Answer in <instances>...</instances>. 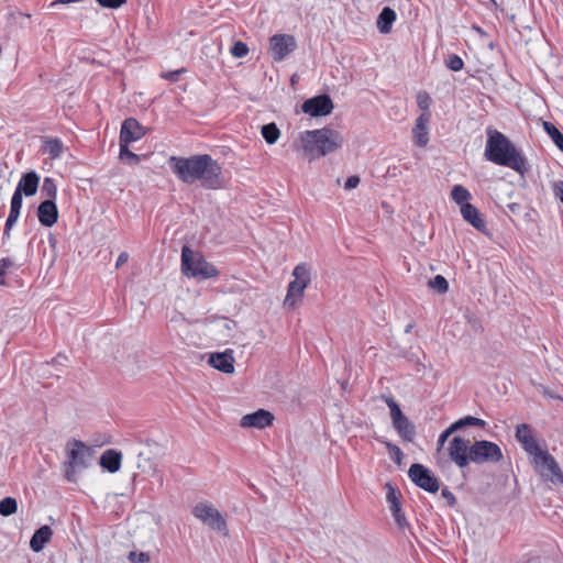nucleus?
<instances>
[{
	"label": "nucleus",
	"instance_id": "f257e3e1",
	"mask_svg": "<svg viewBox=\"0 0 563 563\" xmlns=\"http://www.w3.org/2000/svg\"><path fill=\"white\" fill-rule=\"evenodd\" d=\"M168 163L173 173L185 184L200 181L207 189L222 187L221 167L208 154L190 157L170 156Z\"/></svg>",
	"mask_w": 563,
	"mask_h": 563
},
{
	"label": "nucleus",
	"instance_id": "f03ea898",
	"mask_svg": "<svg viewBox=\"0 0 563 563\" xmlns=\"http://www.w3.org/2000/svg\"><path fill=\"white\" fill-rule=\"evenodd\" d=\"M484 155L487 161L511 168L521 175L527 170V161L523 154L505 134L497 130L487 131Z\"/></svg>",
	"mask_w": 563,
	"mask_h": 563
},
{
	"label": "nucleus",
	"instance_id": "7ed1b4c3",
	"mask_svg": "<svg viewBox=\"0 0 563 563\" xmlns=\"http://www.w3.org/2000/svg\"><path fill=\"white\" fill-rule=\"evenodd\" d=\"M299 140L302 152L310 159L333 153L343 145L341 133L330 128L305 131Z\"/></svg>",
	"mask_w": 563,
	"mask_h": 563
},
{
	"label": "nucleus",
	"instance_id": "20e7f679",
	"mask_svg": "<svg viewBox=\"0 0 563 563\" xmlns=\"http://www.w3.org/2000/svg\"><path fill=\"white\" fill-rule=\"evenodd\" d=\"M181 272L185 276L200 280L218 276L219 271L198 252L188 245L181 249Z\"/></svg>",
	"mask_w": 563,
	"mask_h": 563
},
{
	"label": "nucleus",
	"instance_id": "39448f33",
	"mask_svg": "<svg viewBox=\"0 0 563 563\" xmlns=\"http://www.w3.org/2000/svg\"><path fill=\"white\" fill-rule=\"evenodd\" d=\"M91 459V450L81 441L75 440L67 450L65 465V477L68 482H76L77 475L88 467Z\"/></svg>",
	"mask_w": 563,
	"mask_h": 563
},
{
	"label": "nucleus",
	"instance_id": "423d86ee",
	"mask_svg": "<svg viewBox=\"0 0 563 563\" xmlns=\"http://www.w3.org/2000/svg\"><path fill=\"white\" fill-rule=\"evenodd\" d=\"M390 411L393 427L402 441L412 442L416 437L415 424L402 413L399 405L391 396L383 397Z\"/></svg>",
	"mask_w": 563,
	"mask_h": 563
},
{
	"label": "nucleus",
	"instance_id": "0eeeda50",
	"mask_svg": "<svg viewBox=\"0 0 563 563\" xmlns=\"http://www.w3.org/2000/svg\"><path fill=\"white\" fill-rule=\"evenodd\" d=\"M192 515L210 529L222 534L228 533L227 521L221 512L208 501H199L192 508Z\"/></svg>",
	"mask_w": 563,
	"mask_h": 563
},
{
	"label": "nucleus",
	"instance_id": "6e6552de",
	"mask_svg": "<svg viewBox=\"0 0 563 563\" xmlns=\"http://www.w3.org/2000/svg\"><path fill=\"white\" fill-rule=\"evenodd\" d=\"M471 463H498L504 455L499 445L487 440H478L471 444Z\"/></svg>",
	"mask_w": 563,
	"mask_h": 563
},
{
	"label": "nucleus",
	"instance_id": "1a4fd4ad",
	"mask_svg": "<svg viewBox=\"0 0 563 563\" xmlns=\"http://www.w3.org/2000/svg\"><path fill=\"white\" fill-rule=\"evenodd\" d=\"M531 462L543 478L554 485H563V472L555 459L547 451L539 452Z\"/></svg>",
	"mask_w": 563,
	"mask_h": 563
},
{
	"label": "nucleus",
	"instance_id": "9d476101",
	"mask_svg": "<svg viewBox=\"0 0 563 563\" xmlns=\"http://www.w3.org/2000/svg\"><path fill=\"white\" fill-rule=\"evenodd\" d=\"M408 476L417 486L429 493H437L440 488L439 479L422 464H412Z\"/></svg>",
	"mask_w": 563,
	"mask_h": 563
},
{
	"label": "nucleus",
	"instance_id": "9b49d317",
	"mask_svg": "<svg viewBox=\"0 0 563 563\" xmlns=\"http://www.w3.org/2000/svg\"><path fill=\"white\" fill-rule=\"evenodd\" d=\"M449 456L460 468H465L471 463V444L468 440L454 437L449 443Z\"/></svg>",
	"mask_w": 563,
	"mask_h": 563
},
{
	"label": "nucleus",
	"instance_id": "f8f14e48",
	"mask_svg": "<svg viewBox=\"0 0 563 563\" xmlns=\"http://www.w3.org/2000/svg\"><path fill=\"white\" fill-rule=\"evenodd\" d=\"M296 47V40L289 34H275L269 40L272 56L276 62L285 59Z\"/></svg>",
	"mask_w": 563,
	"mask_h": 563
},
{
	"label": "nucleus",
	"instance_id": "ddd939ff",
	"mask_svg": "<svg viewBox=\"0 0 563 563\" xmlns=\"http://www.w3.org/2000/svg\"><path fill=\"white\" fill-rule=\"evenodd\" d=\"M333 110V102L328 95H321L306 100L302 111L311 117L328 115Z\"/></svg>",
	"mask_w": 563,
	"mask_h": 563
},
{
	"label": "nucleus",
	"instance_id": "4468645a",
	"mask_svg": "<svg viewBox=\"0 0 563 563\" xmlns=\"http://www.w3.org/2000/svg\"><path fill=\"white\" fill-rule=\"evenodd\" d=\"M516 439L521 444L522 449L533 459L542 450L533 435L531 427L527 423L517 426Z\"/></svg>",
	"mask_w": 563,
	"mask_h": 563
},
{
	"label": "nucleus",
	"instance_id": "2eb2a0df",
	"mask_svg": "<svg viewBox=\"0 0 563 563\" xmlns=\"http://www.w3.org/2000/svg\"><path fill=\"white\" fill-rule=\"evenodd\" d=\"M273 413L264 409H258L253 413L243 416L240 424L243 428L264 429L266 427H269L273 423Z\"/></svg>",
	"mask_w": 563,
	"mask_h": 563
},
{
	"label": "nucleus",
	"instance_id": "dca6fc26",
	"mask_svg": "<svg viewBox=\"0 0 563 563\" xmlns=\"http://www.w3.org/2000/svg\"><path fill=\"white\" fill-rule=\"evenodd\" d=\"M143 135L144 130L137 120L134 118H128L121 125L119 143L130 144L141 140Z\"/></svg>",
	"mask_w": 563,
	"mask_h": 563
},
{
	"label": "nucleus",
	"instance_id": "f3484780",
	"mask_svg": "<svg viewBox=\"0 0 563 563\" xmlns=\"http://www.w3.org/2000/svg\"><path fill=\"white\" fill-rule=\"evenodd\" d=\"M209 365L225 374L234 372V357L233 351L227 350L222 353H212L209 356Z\"/></svg>",
	"mask_w": 563,
	"mask_h": 563
},
{
	"label": "nucleus",
	"instance_id": "a211bd4d",
	"mask_svg": "<svg viewBox=\"0 0 563 563\" xmlns=\"http://www.w3.org/2000/svg\"><path fill=\"white\" fill-rule=\"evenodd\" d=\"M37 218L42 225L51 228L58 219V209L55 201L44 200L37 208Z\"/></svg>",
	"mask_w": 563,
	"mask_h": 563
},
{
	"label": "nucleus",
	"instance_id": "6ab92c4d",
	"mask_svg": "<svg viewBox=\"0 0 563 563\" xmlns=\"http://www.w3.org/2000/svg\"><path fill=\"white\" fill-rule=\"evenodd\" d=\"M430 120L427 114H420L416 119L415 126L412 129V137L415 145L418 147H424L429 142V124Z\"/></svg>",
	"mask_w": 563,
	"mask_h": 563
},
{
	"label": "nucleus",
	"instance_id": "aec40b11",
	"mask_svg": "<svg viewBox=\"0 0 563 563\" xmlns=\"http://www.w3.org/2000/svg\"><path fill=\"white\" fill-rule=\"evenodd\" d=\"M461 214L465 221L472 224L476 230L486 233V222L479 210L473 205H464L461 208Z\"/></svg>",
	"mask_w": 563,
	"mask_h": 563
},
{
	"label": "nucleus",
	"instance_id": "412c9836",
	"mask_svg": "<svg viewBox=\"0 0 563 563\" xmlns=\"http://www.w3.org/2000/svg\"><path fill=\"white\" fill-rule=\"evenodd\" d=\"M40 177L35 172L23 174L15 189L26 197L34 196L37 191Z\"/></svg>",
	"mask_w": 563,
	"mask_h": 563
},
{
	"label": "nucleus",
	"instance_id": "4be33fe9",
	"mask_svg": "<svg viewBox=\"0 0 563 563\" xmlns=\"http://www.w3.org/2000/svg\"><path fill=\"white\" fill-rule=\"evenodd\" d=\"M122 454L114 450L108 449L100 456V465L110 473H117L121 467Z\"/></svg>",
	"mask_w": 563,
	"mask_h": 563
},
{
	"label": "nucleus",
	"instance_id": "5701e85b",
	"mask_svg": "<svg viewBox=\"0 0 563 563\" xmlns=\"http://www.w3.org/2000/svg\"><path fill=\"white\" fill-rule=\"evenodd\" d=\"M291 275L294 277L291 283L297 285V286H299V287H301V288H303L306 290V288L308 287V285L311 282V268H310V266L307 263H299L292 269V274Z\"/></svg>",
	"mask_w": 563,
	"mask_h": 563
},
{
	"label": "nucleus",
	"instance_id": "b1692460",
	"mask_svg": "<svg viewBox=\"0 0 563 563\" xmlns=\"http://www.w3.org/2000/svg\"><path fill=\"white\" fill-rule=\"evenodd\" d=\"M53 534L52 529L48 526H42L37 529L30 541V547L34 552L43 550L45 544L51 540Z\"/></svg>",
	"mask_w": 563,
	"mask_h": 563
},
{
	"label": "nucleus",
	"instance_id": "393cba45",
	"mask_svg": "<svg viewBox=\"0 0 563 563\" xmlns=\"http://www.w3.org/2000/svg\"><path fill=\"white\" fill-rule=\"evenodd\" d=\"M42 151L47 154L51 159L59 158L64 153V144L57 137H44Z\"/></svg>",
	"mask_w": 563,
	"mask_h": 563
},
{
	"label": "nucleus",
	"instance_id": "a878e982",
	"mask_svg": "<svg viewBox=\"0 0 563 563\" xmlns=\"http://www.w3.org/2000/svg\"><path fill=\"white\" fill-rule=\"evenodd\" d=\"M303 294V288L290 282L287 288V295L284 300V307L287 309L295 308L302 301Z\"/></svg>",
	"mask_w": 563,
	"mask_h": 563
},
{
	"label": "nucleus",
	"instance_id": "bb28decb",
	"mask_svg": "<svg viewBox=\"0 0 563 563\" xmlns=\"http://www.w3.org/2000/svg\"><path fill=\"white\" fill-rule=\"evenodd\" d=\"M396 20V12L389 7H385L378 15L377 29L380 33L387 34L390 32L393 23Z\"/></svg>",
	"mask_w": 563,
	"mask_h": 563
},
{
	"label": "nucleus",
	"instance_id": "cd10ccee",
	"mask_svg": "<svg viewBox=\"0 0 563 563\" xmlns=\"http://www.w3.org/2000/svg\"><path fill=\"white\" fill-rule=\"evenodd\" d=\"M142 453L139 454V462H137V468L142 470V472H147L150 475L155 476L159 486H163L164 484V476L161 470L158 468L157 464L152 462L150 459H144V462L148 464V468H146V465H143L141 463Z\"/></svg>",
	"mask_w": 563,
	"mask_h": 563
},
{
	"label": "nucleus",
	"instance_id": "c85d7f7f",
	"mask_svg": "<svg viewBox=\"0 0 563 563\" xmlns=\"http://www.w3.org/2000/svg\"><path fill=\"white\" fill-rule=\"evenodd\" d=\"M452 200L459 205L461 208L464 205H470L468 200L472 198L471 192L462 185L453 186L451 190Z\"/></svg>",
	"mask_w": 563,
	"mask_h": 563
},
{
	"label": "nucleus",
	"instance_id": "c756f323",
	"mask_svg": "<svg viewBox=\"0 0 563 563\" xmlns=\"http://www.w3.org/2000/svg\"><path fill=\"white\" fill-rule=\"evenodd\" d=\"M41 194L45 200L55 201L57 197V186L53 178L45 177L42 184Z\"/></svg>",
	"mask_w": 563,
	"mask_h": 563
},
{
	"label": "nucleus",
	"instance_id": "7c9ffc66",
	"mask_svg": "<svg viewBox=\"0 0 563 563\" xmlns=\"http://www.w3.org/2000/svg\"><path fill=\"white\" fill-rule=\"evenodd\" d=\"M542 125L553 143L563 152V134L551 122L543 121Z\"/></svg>",
	"mask_w": 563,
	"mask_h": 563
},
{
	"label": "nucleus",
	"instance_id": "2f4dec72",
	"mask_svg": "<svg viewBox=\"0 0 563 563\" xmlns=\"http://www.w3.org/2000/svg\"><path fill=\"white\" fill-rule=\"evenodd\" d=\"M261 132H262V136L264 137L266 143L269 145L275 144L280 135L279 129L277 128V125L275 123L264 124L262 126Z\"/></svg>",
	"mask_w": 563,
	"mask_h": 563
},
{
	"label": "nucleus",
	"instance_id": "473e14b6",
	"mask_svg": "<svg viewBox=\"0 0 563 563\" xmlns=\"http://www.w3.org/2000/svg\"><path fill=\"white\" fill-rule=\"evenodd\" d=\"M417 104H418L419 109L422 111L421 114H427L428 119H431L430 107L432 104V99L427 91L420 90L417 93Z\"/></svg>",
	"mask_w": 563,
	"mask_h": 563
},
{
	"label": "nucleus",
	"instance_id": "72a5a7b5",
	"mask_svg": "<svg viewBox=\"0 0 563 563\" xmlns=\"http://www.w3.org/2000/svg\"><path fill=\"white\" fill-rule=\"evenodd\" d=\"M454 428L456 430L463 429L465 427H481L484 428L486 426V422L479 418H475L472 416H466L464 418L459 419L454 423Z\"/></svg>",
	"mask_w": 563,
	"mask_h": 563
},
{
	"label": "nucleus",
	"instance_id": "f704fd0d",
	"mask_svg": "<svg viewBox=\"0 0 563 563\" xmlns=\"http://www.w3.org/2000/svg\"><path fill=\"white\" fill-rule=\"evenodd\" d=\"M18 510V501L13 497H5L0 500V514L3 517H9Z\"/></svg>",
	"mask_w": 563,
	"mask_h": 563
},
{
	"label": "nucleus",
	"instance_id": "c9c22d12",
	"mask_svg": "<svg viewBox=\"0 0 563 563\" xmlns=\"http://www.w3.org/2000/svg\"><path fill=\"white\" fill-rule=\"evenodd\" d=\"M385 489H386V500L389 504L390 510L397 511V508L400 507V501L398 499L396 488L390 483H387L385 485Z\"/></svg>",
	"mask_w": 563,
	"mask_h": 563
},
{
	"label": "nucleus",
	"instance_id": "e433bc0d",
	"mask_svg": "<svg viewBox=\"0 0 563 563\" xmlns=\"http://www.w3.org/2000/svg\"><path fill=\"white\" fill-rule=\"evenodd\" d=\"M120 144V152L119 156L122 161H128L129 163L137 164L141 161L140 155L131 152L129 150V144L125 143H119Z\"/></svg>",
	"mask_w": 563,
	"mask_h": 563
},
{
	"label": "nucleus",
	"instance_id": "4c0bfd02",
	"mask_svg": "<svg viewBox=\"0 0 563 563\" xmlns=\"http://www.w3.org/2000/svg\"><path fill=\"white\" fill-rule=\"evenodd\" d=\"M385 444L390 459L398 465L401 464L404 453L400 448L389 441H382Z\"/></svg>",
	"mask_w": 563,
	"mask_h": 563
},
{
	"label": "nucleus",
	"instance_id": "58836bf2",
	"mask_svg": "<svg viewBox=\"0 0 563 563\" xmlns=\"http://www.w3.org/2000/svg\"><path fill=\"white\" fill-rule=\"evenodd\" d=\"M430 288L439 294H444L449 289V283L442 275H437L429 282Z\"/></svg>",
	"mask_w": 563,
	"mask_h": 563
},
{
	"label": "nucleus",
	"instance_id": "ea45409f",
	"mask_svg": "<svg viewBox=\"0 0 563 563\" xmlns=\"http://www.w3.org/2000/svg\"><path fill=\"white\" fill-rule=\"evenodd\" d=\"M19 217H20V212L10 210L8 219H7L5 224H4L3 240L10 239L11 229L15 224V222L18 221Z\"/></svg>",
	"mask_w": 563,
	"mask_h": 563
},
{
	"label": "nucleus",
	"instance_id": "a19ab883",
	"mask_svg": "<svg viewBox=\"0 0 563 563\" xmlns=\"http://www.w3.org/2000/svg\"><path fill=\"white\" fill-rule=\"evenodd\" d=\"M445 65L449 69H451L453 71H459L463 68L464 62L459 55L451 54V55H449V57L445 62Z\"/></svg>",
	"mask_w": 563,
	"mask_h": 563
},
{
	"label": "nucleus",
	"instance_id": "79ce46f5",
	"mask_svg": "<svg viewBox=\"0 0 563 563\" xmlns=\"http://www.w3.org/2000/svg\"><path fill=\"white\" fill-rule=\"evenodd\" d=\"M128 560L131 562V563H150L151 561V555L148 552H136V551H131L129 554H128Z\"/></svg>",
	"mask_w": 563,
	"mask_h": 563
},
{
	"label": "nucleus",
	"instance_id": "37998d69",
	"mask_svg": "<svg viewBox=\"0 0 563 563\" xmlns=\"http://www.w3.org/2000/svg\"><path fill=\"white\" fill-rule=\"evenodd\" d=\"M247 53H249L247 45L241 41H236L231 48V54L236 58H242V57L246 56Z\"/></svg>",
	"mask_w": 563,
	"mask_h": 563
},
{
	"label": "nucleus",
	"instance_id": "c03bdc74",
	"mask_svg": "<svg viewBox=\"0 0 563 563\" xmlns=\"http://www.w3.org/2000/svg\"><path fill=\"white\" fill-rule=\"evenodd\" d=\"M22 202L23 194L20 192V189H15L11 198L10 210L21 212Z\"/></svg>",
	"mask_w": 563,
	"mask_h": 563
},
{
	"label": "nucleus",
	"instance_id": "a18cd8bd",
	"mask_svg": "<svg viewBox=\"0 0 563 563\" xmlns=\"http://www.w3.org/2000/svg\"><path fill=\"white\" fill-rule=\"evenodd\" d=\"M13 266V262L10 258H2L0 261V285L4 284V276L7 269Z\"/></svg>",
	"mask_w": 563,
	"mask_h": 563
},
{
	"label": "nucleus",
	"instance_id": "49530a36",
	"mask_svg": "<svg viewBox=\"0 0 563 563\" xmlns=\"http://www.w3.org/2000/svg\"><path fill=\"white\" fill-rule=\"evenodd\" d=\"M97 2L103 8L117 9L124 4L126 0H97Z\"/></svg>",
	"mask_w": 563,
	"mask_h": 563
},
{
	"label": "nucleus",
	"instance_id": "de8ad7c7",
	"mask_svg": "<svg viewBox=\"0 0 563 563\" xmlns=\"http://www.w3.org/2000/svg\"><path fill=\"white\" fill-rule=\"evenodd\" d=\"M455 431H457L455 428H454V424L452 423L448 429H445L440 435H439V439H438V444L439 446H443V444L445 443V441L448 440V438L454 433Z\"/></svg>",
	"mask_w": 563,
	"mask_h": 563
},
{
	"label": "nucleus",
	"instance_id": "09e8293b",
	"mask_svg": "<svg viewBox=\"0 0 563 563\" xmlns=\"http://www.w3.org/2000/svg\"><path fill=\"white\" fill-rule=\"evenodd\" d=\"M553 194L556 199H559L563 203V181L558 180L552 185Z\"/></svg>",
	"mask_w": 563,
	"mask_h": 563
},
{
	"label": "nucleus",
	"instance_id": "8fccbe9b",
	"mask_svg": "<svg viewBox=\"0 0 563 563\" xmlns=\"http://www.w3.org/2000/svg\"><path fill=\"white\" fill-rule=\"evenodd\" d=\"M183 73H185V69L181 68V69L164 73L162 75V77L165 78L166 80L175 82V81H177L179 79V76Z\"/></svg>",
	"mask_w": 563,
	"mask_h": 563
},
{
	"label": "nucleus",
	"instance_id": "3c124183",
	"mask_svg": "<svg viewBox=\"0 0 563 563\" xmlns=\"http://www.w3.org/2000/svg\"><path fill=\"white\" fill-rule=\"evenodd\" d=\"M360 184V177L358 176H350L346 180H345V184H344V188L346 190H351V189H354L358 186Z\"/></svg>",
	"mask_w": 563,
	"mask_h": 563
},
{
	"label": "nucleus",
	"instance_id": "603ef678",
	"mask_svg": "<svg viewBox=\"0 0 563 563\" xmlns=\"http://www.w3.org/2000/svg\"><path fill=\"white\" fill-rule=\"evenodd\" d=\"M66 363H67V356L63 355V354H58L51 362V364L56 367H64V366H66Z\"/></svg>",
	"mask_w": 563,
	"mask_h": 563
},
{
	"label": "nucleus",
	"instance_id": "864d4df0",
	"mask_svg": "<svg viewBox=\"0 0 563 563\" xmlns=\"http://www.w3.org/2000/svg\"><path fill=\"white\" fill-rule=\"evenodd\" d=\"M393 512V516L396 520V522L398 523L399 527H402L405 526L406 523V519H405V516L401 511V506L397 508V511H391Z\"/></svg>",
	"mask_w": 563,
	"mask_h": 563
},
{
	"label": "nucleus",
	"instance_id": "5fc2aeb1",
	"mask_svg": "<svg viewBox=\"0 0 563 563\" xmlns=\"http://www.w3.org/2000/svg\"><path fill=\"white\" fill-rule=\"evenodd\" d=\"M441 495L444 499H446L449 501L450 505H454L456 499H455V496L453 495V493L449 488H443L441 492Z\"/></svg>",
	"mask_w": 563,
	"mask_h": 563
},
{
	"label": "nucleus",
	"instance_id": "6e6d98bb",
	"mask_svg": "<svg viewBox=\"0 0 563 563\" xmlns=\"http://www.w3.org/2000/svg\"><path fill=\"white\" fill-rule=\"evenodd\" d=\"M541 393L543 396L548 397V398H552V399H562L559 395L554 394L552 390H550L549 388L547 387H541Z\"/></svg>",
	"mask_w": 563,
	"mask_h": 563
},
{
	"label": "nucleus",
	"instance_id": "4d7b16f0",
	"mask_svg": "<svg viewBox=\"0 0 563 563\" xmlns=\"http://www.w3.org/2000/svg\"><path fill=\"white\" fill-rule=\"evenodd\" d=\"M129 260V254L126 252H122L117 260L115 267H120L125 264Z\"/></svg>",
	"mask_w": 563,
	"mask_h": 563
},
{
	"label": "nucleus",
	"instance_id": "13d9d810",
	"mask_svg": "<svg viewBox=\"0 0 563 563\" xmlns=\"http://www.w3.org/2000/svg\"><path fill=\"white\" fill-rule=\"evenodd\" d=\"M232 327H235V321H234L233 319H231V320H230V323H225V328H227L228 330H231V329H232Z\"/></svg>",
	"mask_w": 563,
	"mask_h": 563
},
{
	"label": "nucleus",
	"instance_id": "bf43d9fd",
	"mask_svg": "<svg viewBox=\"0 0 563 563\" xmlns=\"http://www.w3.org/2000/svg\"><path fill=\"white\" fill-rule=\"evenodd\" d=\"M410 328H411V325H410V324H409V325H407V327H406V331L408 332Z\"/></svg>",
	"mask_w": 563,
	"mask_h": 563
}]
</instances>
